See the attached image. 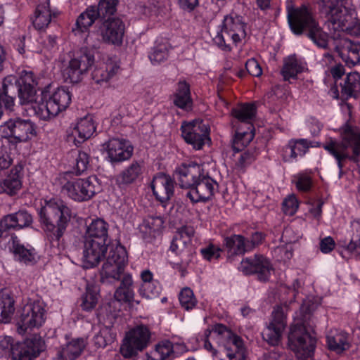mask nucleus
Listing matches in <instances>:
<instances>
[{
  "instance_id": "obj_40",
  "label": "nucleus",
  "mask_w": 360,
  "mask_h": 360,
  "mask_svg": "<svg viewBox=\"0 0 360 360\" xmlns=\"http://www.w3.org/2000/svg\"><path fill=\"white\" fill-rule=\"evenodd\" d=\"M13 295L6 290L0 291V322L8 323L15 311Z\"/></svg>"
},
{
  "instance_id": "obj_27",
  "label": "nucleus",
  "mask_w": 360,
  "mask_h": 360,
  "mask_svg": "<svg viewBox=\"0 0 360 360\" xmlns=\"http://www.w3.org/2000/svg\"><path fill=\"white\" fill-rule=\"evenodd\" d=\"M33 222L31 214L25 210L5 216L1 221L0 226L5 230L22 229L29 227Z\"/></svg>"
},
{
  "instance_id": "obj_47",
  "label": "nucleus",
  "mask_w": 360,
  "mask_h": 360,
  "mask_svg": "<svg viewBox=\"0 0 360 360\" xmlns=\"http://www.w3.org/2000/svg\"><path fill=\"white\" fill-rule=\"evenodd\" d=\"M98 17L95 11V6L88 7L85 11L82 13L77 19V30L83 32L91 27Z\"/></svg>"
},
{
  "instance_id": "obj_25",
  "label": "nucleus",
  "mask_w": 360,
  "mask_h": 360,
  "mask_svg": "<svg viewBox=\"0 0 360 360\" xmlns=\"http://www.w3.org/2000/svg\"><path fill=\"white\" fill-rule=\"evenodd\" d=\"M6 127L9 130V136L19 142L26 141L36 135L34 124L30 120H10L6 123Z\"/></svg>"
},
{
  "instance_id": "obj_1",
  "label": "nucleus",
  "mask_w": 360,
  "mask_h": 360,
  "mask_svg": "<svg viewBox=\"0 0 360 360\" xmlns=\"http://www.w3.org/2000/svg\"><path fill=\"white\" fill-rule=\"evenodd\" d=\"M288 21L290 30L297 35L306 33L318 47L327 49L328 35L320 27L311 11L303 5L297 8H288Z\"/></svg>"
},
{
  "instance_id": "obj_3",
  "label": "nucleus",
  "mask_w": 360,
  "mask_h": 360,
  "mask_svg": "<svg viewBox=\"0 0 360 360\" xmlns=\"http://www.w3.org/2000/svg\"><path fill=\"white\" fill-rule=\"evenodd\" d=\"M321 13L334 31L350 32L356 23V11L352 0H334L319 4Z\"/></svg>"
},
{
  "instance_id": "obj_58",
  "label": "nucleus",
  "mask_w": 360,
  "mask_h": 360,
  "mask_svg": "<svg viewBox=\"0 0 360 360\" xmlns=\"http://www.w3.org/2000/svg\"><path fill=\"white\" fill-rule=\"evenodd\" d=\"M15 345L12 338L6 336L1 338L0 340V354L1 356H12Z\"/></svg>"
},
{
  "instance_id": "obj_20",
  "label": "nucleus",
  "mask_w": 360,
  "mask_h": 360,
  "mask_svg": "<svg viewBox=\"0 0 360 360\" xmlns=\"http://www.w3.org/2000/svg\"><path fill=\"white\" fill-rule=\"evenodd\" d=\"M204 172L202 165L191 162L179 166L175 170V174L179 186L191 191Z\"/></svg>"
},
{
  "instance_id": "obj_42",
  "label": "nucleus",
  "mask_w": 360,
  "mask_h": 360,
  "mask_svg": "<svg viewBox=\"0 0 360 360\" xmlns=\"http://www.w3.org/2000/svg\"><path fill=\"white\" fill-rule=\"evenodd\" d=\"M341 86L342 96L348 98L356 96L360 91V75L357 72L348 74L343 83L340 84Z\"/></svg>"
},
{
  "instance_id": "obj_34",
  "label": "nucleus",
  "mask_w": 360,
  "mask_h": 360,
  "mask_svg": "<svg viewBox=\"0 0 360 360\" xmlns=\"http://www.w3.org/2000/svg\"><path fill=\"white\" fill-rule=\"evenodd\" d=\"M96 131L93 118L86 116L77 123L72 131V136L75 141L82 143L89 139Z\"/></svg>"
},
{
  "instance_id": "obj_39",
  "label": "nucleus",
  "mask_w": 360,
  "mask_h": 360,
  "mask_svg": "<svg viewBox=\"0 0 360 360\" xmlns=\"http://www.w3.org/2000/svg\"><path fill=\"white\" fill-rule=\"evenodd\" d=\"M146 356V360H172L174 356L173 344L167 340L160 341Z\"/></svg>"
},
{
  "instance_id": "obj_28",
  "label": "nucleus",
  "mask_w": 360,
  "mask_h": 360,
  "mask_svg": "<svg viewBox=\"0 0 360 360\" xmlns=\"http://www.w3.org/2000/svg\"><path fill=\"white\" fill-rule=\"evenodd\" d=\"M328 349L336 354H342L350 348L349 335L342 330H330L326 336Z\"/></svg>"
},
{
  "instance_id": "obj_2",
  "label": "nucleus",
  "mask_w": 360,
  "mask_h": 360,
  "mask_svg": "<svg viewBox=\"0 0 360 360\" xmlns=\"http://www.w3.org/2000/svg\"><path fill=\"white\" fill-rule=\"evenodd\" d=\"M341 136V141L331 139L324 143L323 146L336 160L340 170V176L342 174L345 160H349L353 162H359V157H360V129L347 124L342 128Z\"/></svg>"
},
{
  "instance_id": "obj_59",
  "label": "nucleus",
  "mask_w": 360,
  "mask_h": 360,
  "mask_svg": "<svg viewBox=\"0 0 360 360\" xmlns=\"http://www.w3.org/2000/svg\"><path fill=\"white\" fill-rule=\"evenodd\" d=\"M221 249L213 245H210L205 248H202L200 250V252L203 257L207 260H212L213 259H218L220 257Z\"/></svg>"
},
{
  "instance_id": "obj_26",
  "label": "nucleus",
  "mask_w": 360,
  "mask_h": 360,
  "mask_svg": "<svg viewBox=\"0 0 360 360\" xmlns=\"http://www.w3.org/2000/svg\"><path fill=\"white\" fill-rule=\"evenodd\" d=\"M349 240H340L339 244L342 248L341 255L342 257L349 256L360 257V220H354L351 224Z\"/></svg>"
},
{
  "instance_id": "obj_15",
  "label": "nucleus",
  "mask_w": 360,
  "mask_h": 360,
  "mask_svg": "<svg viewBox=\"0 0 360 360\" xmlns=\"http://www.w3.org/2000/svg\"><path fill=\"white\" fill-rule=\"evenodd\" d=\"M286 307L277 306L271 313V319L262 333L263 340L271 346H278L287 326Z\"/></svg>"
},
{
  "instance_id": "obj_43",
  "label": "nucleus",
  "mask_w": 360,
  "mask_h": 360,
  "mask_svg": "<svg viewBox=\"0 0 360 360\" xmlns=\"http://www.w3.org/2000/svg\"><path fill=\"white\" fill-rule=\"evenodd\" d=\"M304 67L302 63L295 56H290L284 60L281 75L284 80L295 79L297 75L303 71Z\"/></svg>"
},
{
  "instance_id": "obj_6",
  "label": "nucleus",
  "mask_w": 360,
  "mask_h": 360,
  "mask_svg": "<svg viewBox=\"0 0 360 360\" xmlns=\"http://www.w3.org/2000/svg\"><path fill=\"white\" fill-rule=\"evenodd\" d=\"M246 23L243 17L230 14L224 17L220 32L213 38L217 46L224 51H229L231 46H236L246 36Z\"/></svg>"
},
{
  "instance_id": "obj_10",
  "label": "nucleus",
  "mask_w": 360,
  "mask_h": 360,
  "mask_svg": "<svg viewBox=\"0 0 360 360\" xmlns=\"http://www.w3.org/2000/svg\"><path fill=\"white\" fill-rule=\"evenodd\" d=\"M151 333L148 326L139 325L129 330L120 347V354L127 359L136 356L149 345Z\"/></svg>"
},
{
  "instance_id": "obj_14",
  "label": "nucleus",
  "mask_w": 360,
  "mask_h": 360,
  "mask_svg": "<svg viewBox=\"0 0 360 360\" xmlns=\"http://www.w3.org/2000/svg\"><path fill=\"white\" fill-rule=\"evenodd\" d=\"M45 321V309L39 301L30 302L21 309L17 321L18 332L24 334L28 329L39 328Z\"/></svg>"
},
{
  "instance_id": "obj_29",
  "label": "nucleus",
  "mask_w": 360,
  "mask_h": 360,
  "mask_svg": "<svg viewBox=\"0 0 360 360\" xmlns=\"http://www.w3.org/2000/svg\"><path fill=\"white\" fill-rule=\"evenodd\" d=\"M21 166H15L11 170L10 174L0 182L1 192L10 196L15 195L22 188Z\"/></svg>"
},
{
  "instance_id": "obj_61",
  "label": "nucleus",
  "mask_w": 360,
  "mask_h": 360,
  "mask_svg": "<svg viewBox=\"0 0 360 360\" xmlns=\"http://www.w3.org/2000/svg\"><path fill=\"white\" fill-rule=\"evenodd\" d=\"M212 333H213L215 336H217L214 332H213V326L212 327V329H206L204 333V336L202 338V340L203 342V347L204 348L210 352L213 356H217V350L212 346V345L210 342V337L212 335ZM217 338V337H216Z\"/></svg>"
},
{
  "instance_id": "obj_30",
  "label": "nucleus",
  "mask_w": 360,
  "mask_h": 360,
  "mask_svg": "<svg viewBox=\"0 0 360 360\" xmlns=\"http://www.w3.org/2000/svg\"><path fill=\"white\" fill-rule=\"evenodd\" d=\"M143 172V165L138 161L132 162L115 177V183L120 188H124L134 183Z\"/></svg>"
},
{
  "instance_id": "obj_9",
  "label": "nucleus",
  "mask_w": 360,
  "mask_h": 360,
  "mask_svg": "<svg viewBox=\"0 0 360 360\" xmlns=\"http://www.w3.org/2000/svg\"><path fill=\"white\" fill-rule=\"evenodd\" d=\"M127 264V253L122 245L112 248L101 271V282L113 284L118 281L123 274Z\"/></svg>"
},
{
  "instance_id": "obj_18",
  "label": "nucleus",
  "mask_w": 360,
  "mask_h": 360,
  "mask_svg": "<svg viewBox=\"0 0 360 360\" xmlns=\"http://www.w3.org/2000/svg\"><path fill=\"white\" fill-rule=\"evenodd\" d=\"M218 186L217 182L204 172L186 195L193 202H205L212 198Z\"/></svg>"
},
{
  "instance_id": "obj_7",
  "label": "nucleus",
  "mask_w": 360,
  "mask_h": 360,
  "mask_svg": "<svg viewBox=\"0 0 360 360\" xmlns=\"http://www.w3.org/2000/svg\"><path fill=\"white\" fill-rule=\"evenodd\" d=\"M231 114L241 124L247 125L246 131H243L238 127L233 139V150L239 152L243 150L255 136L252 121L255 117L256 107L254 104L246 103L233 108Z\"/></svg>"
},
{
  "instance_id": "obj_51",
  "label": "nucleus",
  "mask_w": 360,
  "mask_h": 360,
  "mask_svg": "<svg viewBox=\"0 0 360 360\" xmlns=\"http://www.w3.org/2000/svg\"><path fill=\"white\" fill-rule=\"evenodd\" d=\"M98 299V295L96 289L88 286L85 294L81 298L80 306L84 311H91L96 307Z\"/></svg>"
},
{
  "instance_id": "obj_57",
  "label": "nucleus",
  "mask_w": 360,
  "mask_h": 360,
  "mask_svg": "<svg viewBox=\"0 0 360 360\" xmlns=\"http://www.w3.org/2000/svg\"><path fill=\"white\" fill-rule=\"evenodd\" d=\"M255 150L254 149H248L240 155L237 162V166L243 169L250 165L255 160Z\"/></svg>"
},
{
  "instance_id": "obj_19",
  "label": "nucleus",
  "mask_w": 360,
  "mask_h": 360,
  "mask_svg": "<svg viewBox=\"0 0 360 360\" xmlns=\"http://www.w3.org/2000/svg\"><path fill=\"white\" fill-rule=\"evenodd\" d=\"M238 269L245 274H257L261 281H268L273 270L270 262L266 257L257 255L252 258L243 259Z\"/></svg>"
},
{
  "instance_id": "obj_56",
  "label": "nucleus",
  "mask_w": 360,
  "mask_h": 360,
  "mask_svg": "<svg viewBox=\"0 0 360 360\" xmlns=\"http://www.w3.org/2000/svg\"><path fill=\"white\" fill-rule=\"evenodd\" d=\"M283 212L289 216L293 215L298 209V202L294 195H290L286 198L283 203Z\"/></svg>"
},
{
  "instance_id": "obj_21",
  "label": "nucleus",
  "mask_w": 360,
  "mask_h": 360,
  "mask_svg": "<svg viewBox=\"0 0 360 360\" xmlns=\"http://www.w3.org/2000/svg\"><path fill=\"white\" fill-rule=\"evenodd\" d=\"M108 158L110 162L118 163L129 160L133 155L134 148L129 141L112 139L105 143Z\"/></svg>"
},
{
  "instance_id": "obj_50",
  "label": "nucleus",
  "mask_w": 360,
  "mask_h": 360,
  "mask_svg": "<svg viewBox=\"0 0 360 360\" xmlns=\"http://www.w3.org/2000/svg\"><path fill=\"white\" fill-rule=\"evenodd\" d=\"M169 56V46L167 44L160 43L155 45L150 52L148 58L153 65L160 64L165 61Z\"/></svg>"
},
{
  "instance_id": "obj_37",
  "label": "nucleus",
  "mask_w": 360,
  "mask_h": 360,
  "mask_svg": "<svg viewBox=\"0 0 360 360\" xmlns=\"http://www.w3.org/2000/svg\"><path fill=\"white\" fill-rule=\"evenodd\" d=\"M120 284L116 289L114 297L119 302H131L134 297V285L131 276L129 274L121 275Z\"/></svg>"
},
{
  "instance_id": "obj_8",
  "label": "nucleus",
  "mask_w": 360,
  "mask_h": 360,
  "mask_svg": "<svg viewBox=\"0 0 360 360\" xmlns=\"http://www.w3.org/2000/svg\"><path fill=\"white\" fill-rule=\"evenodd\" d=\"M316 340L307 331L304 323L291 326L288 334V346L298 356L299 360H312Z\"/></svg>"
},
{
  "instance_id": "obj_54",
  "label": "nucleus",
  "mask_w": 360,
  "mask_h": 360,
  "mask_svg": "<svg viewBox=\"0 0 360 360\" xmlns=\"http://www.w3.org/2000/svg\"><path fill=\"white\" fill-rule=\"evenodd\" d=\"M179 299L181 307L186 310L192 309L197 304L193 292L189 288H185L181 291Z\"/></svg>"
},
{
  "instance_id": "obj_33",
  "label": "nucleus",
  "mask_w": 360,
  "mask_h": 360,
  "mask_svg": "<svg viewBox=\"0 0 360 360\" xmlns=\"http://www.w3.org/2000/svg\"><path fill=\"white\" fill-rule=\"evenodd\" d=\"M86 346L83 338L72 339L60 346L58 357L62 360H75L79 357Z\"/></svg>"
},
{
  "instance_id": "obj_24",
  "label": "nucleus",
  "mask_w": 360,
  "mask_h": 360,
  "mask_svg": "<svg viewBox=\"0 0 360 360\" xmlns=\"http://www.w3.org/2000/svg\"><path fill=\"white\" fill-rule=\"evenodd\" d=\"M124 25L117 18H108L103 22L101 32L103 41L111 44H120L124 35Z\"/></svg>"
},
{
  "instance_id": "obj_63",
  "label": "nucleus",
  "mask_w": 360,
  "mask_h": 360,
  "mask_svg": "<svg viewBox=\"0 0 360 360\" xmlns=\"http://www.w3.org/2000/svg\"><path fill=\"white\" fill-rule=\"evenodd\" d=\"M296 186L298 190L302 191H308L311 186V179L310 176L304 174H300L297 176Z\"/></svg>"
},
{
  "instance_id": "obj_49",
  "label": "nucleus",
  "mask_w": 360,
  "mask_h": 360,
  "mask_svg": "<svg viewBox=\"0 0 360 360\" xmlns=\"http://www.w3.org/2000/svg\"><path fill=\"white\" fill-rule=\"evenodd\" d=\"M118 1L119 0H100L98 6H95V11L98 18H110L117 10Z\"/></svg>"
},
{
  "instance_id": "obj_60",
  "label": "nucleus",
  "mask_w": 360,
  "mask_h": 360,
  "mask_svg": "<svg viewBox=\"0 0 360 360\" xmlns=\"http://www.w3.org/2000/svg\"><path fill=\"white\" fill-rule=\"evenodd\" d=\"M246 72L253 77H259L262 74V70L255 58H250L245 63Z\"/></svg>"
},
{
  "instance_id": "obj_17",
  "label": "nucleus",
  "mask_w": 360,
  "mask_h": 360,
  "mask_svg": "<svg viewBox=\"0 0 360 360\" xmlns=\"http://www.w3.org/2000/svg\"><path fill=\"white\" fill-rule=\"evenodd\" d=\"M41 224H51L58 225L60 221H65L66 229L71 219L70 208L62 200L48 202L42 207L39 212Z\"/></svg>"
},
{
  "instance_id": "obj_22",
  "label": "nucleus",
  "mask_w": 360,
  "mask_h": 360,
  "mask_svg": "<svg viewBox=\"0 0 360 360\" xmlns=\"http://www.w3.org/2000/svg\"><path fill=\"white\" fill-rule=\"evenodd\" d=\"M151 188L156 199L161 203H165L174 195V181L170 176L160 172L153 177Z\"/></svg>"
},
{
  "instance_id": "obj_36",
  "label": "nucleus",
  "mask_w": 360,
  "mask_h": 360,
  "mask_svg": "<svg viewBox=\"0 0 360 360\" xmlns=\"http://www.w3.org/2000/svg\"><path fill=\"white\" fill-rule=\"evenodd\" d=\"M224 242L229 258L233 255H243L250 250L249 240L242 235L233 234L227 236L224 238Z\"/></svg>"
},
{
  "instance_id": "obj_11",
  "label": "nucleus",
  "mask_w": 360,
  "mask_h": 360,
  "mask_svg": "<svg viewBox=\"0 0 360 360\" xmlns=\"http://www.w3.org/2000/svg\"><path fill=\"white\" fill-rule=\"evenodd\" d=\"M94 63V51L86 46L82 47L63 70L65 81L70 83L80 82Z\"/></svg>"
},
{
  "instance_id": "obj_55",
  "label": "nucleus",
  "mask_w": 360,
  "mask_h": 360,
  "mask_svg": "<svg viewBox=\"0 0 360 360\" xmlns=\"http://www.w3.org/2000/svg\"><path fill=\"white\" fill-rule=\"evenodd\" d=\"M89 164V155L83 151H79L76 158L75 173L80 175L85 172Z\"/></svg>"
},
{
  "instance_id": "obj_52",
  "label": "nucleus",
  "mask_w": 360,
  "mask_h": 360,
  "mask_svg": "<svg viewBox=\"0 0 360 360\" xmlns=\"http://www.w3.org/2000/svg\"><path fill=\"white\" fill-rule=\"evenodd\" d=\"M34 351L25 343L15 345L12 353V360H32Z\"/></svg>"
},
{
  "instance_id": "obj_23",
  "label": "nucleus",
  "mask_w": 360,
  "mask_h": 360,
  "mask_svg": "<svg viewBox=\"0 0 360 360\" xmlns=\"http://www.w3.org/2000/svg\"><path fill=\"white\" fill-rule=\"evenodd\" d=\"M107 251V244L96 242L93 239H85L83 250V266L92 268L98 264Z\"/></svg>"
},
{
  "instance_id": "obj_38",
  "label": "nucleus",
  "mask_w": 360,
  "mask_h": 360,
  "mask_svg": "<svg viewBox=\"0 0 360 360\" xmlns=\"http://www.w3.org/2000/svg\"><path fill=\"white\" fill-rule=\"evenodd\" d=\"M174 104L179 108L188 110L193 105L190 85L184 80L179 81L174 94Z\"/></svg>"
},
{
  "instance_id": "obj_64",
  "label": "nucleus",
  "mask_w": 360,
  "mask_h": 360,
  "mask_svg": "<svg viewBox=\"0 0 360 360\" xmlns=\"http://www.w3.org/2000/svg\"><path fill=\"white\" fill-rule=\"evenodd\" d=\"M335 248V241L333 238L328 236L321 240L320 249L323 253H328Z\"/></svg>"
},
{
  "instance_id": "obj_16",
  "label": "nucleus",
  "mask_w": 360,
  "mask_h": 360,
  "mask_svg": "<svg viewBox=\"0 0 360 360\" xmlns=\"http://www.w3.org/2000/svg\"><path fill=\"white\" fill-rule=\"evenodd\" d=\"M182 137L194 149L200 150L206 141H210L209 128L202 120L184 122L181 127Z\"/></svg>"
},
{
  "instance_id": "obj_32",
  "label": "nucleus",
  "mask_w": 360,
  "mask_h": 360,
  "mask_svg": "<svg viewBox=\"0 0 360 360\" xmlns=\"http://www.w3.org/2000/svg\"><path fill=\"white\" fill-rule=\"evenodd\" d=\"M310 147V142L307 139H291L283 148L282 156L284 161H290L298 156H303Z\"/></svg>"
},
{
  "instance_id": "obj_13",
  "label": "nucleus",
  "mask_w": 360,
  "mask_h": 360,
  "mask_svg": "<svg viewBox=\"0 0 360 360\" xmlns=\"http://www.w3.org/2000/svg\"><path fill=\"white\" fill-rule=\"evenodd\" d=\"M194 229L191 226H183L174 236L169 250L181 257V265H188L191 262L195 251L191 245L194 235Z\"/></svg>"
},
{
  "instance_id": "obj_53",
  "label": "nucleus",
  "mask_w": 360,
  "mask_h": 360,
  "mask_svg": "<svg viewBox=\"0 0 360 360\" xmlns=\"http://www.w3.org/2000/svg\"><path fill=\"white\" fill-rule=\"evenodd\" d=\"M160 292L161 287L156 280L146 284H141L139 289L140 294L148 299L158 297Z\"/></svg>"
},
{
  "instance_id": "obj_45",
  "label": "nucleus",
  "mask_w": 360,
  "mask_h": 360,
  "mask_svg": "<svg viewBox=\"0 0 360 360\" xmlns=\"http://www.w3.org/2000/svg\"><path fill=\"white\" fill-rule=\"evenodd\" d=\"M340 56L349 66L360 64V44L349 42L341 51Z\"/></svg>"
},
{
  "instance_id": "obj_31",
  "label": "nucleus",
  "mask_w": 360,
  "mask_h": 360,
  "mask_svg": "<svg viewBox=\"0 0 360 360\" xmlns=\"http://www.w3.org/2000/svg\"><path fill=\"white\" fill-rule=\"evenodd\" d=\"M120 66L112 60L101 63L92 72V79L98 84L107 83L118 72Z\"/></svg>"
},
{
  "instance_id": "obj_35",
  "label": "nucleus",
  "mask_w": 360,
  "mask_h": 360,
  "mask_svg": "<svg viewBox=\"0 0 360 360\" xmlns=\"http://www.w3.org/2000/svg\"><path fill=\"white\" fill-rule=\"evenodd\" d=\"M108 224L101 219L93 220L91 224L87 226L85 233V239H93L96 242L107 244L108 238Z\"/></svg>"
},
{
  "instance_id": "obj_12",
  "label": "nucleus",
  "mask_w": 360,
  "mask_h": 360,
  "mask_svg": "<svg viewBox=\"0 0 360 360\" xmlns=\"http://www.w3.org/2000/svg\"><path fill=\"white\" fill-rule=\"evenodd\" d=\"M213 332L217 335L223 352L229 360H245V349L242 339L221 323L213 326Z\"/></svg>"
},
{
  "instance_id": "obj_4",
  "label": "nucleus",
  "mask_w": 360,
  "mask_h": 360,
  "mask_svg": "<svg viewBox=\"0 0 360 360\" xmlns=\"http://www.w3.org/2000/svg\"><path fill=\"white\" fill-rule=\"evenodd\" d=\"M70 102V92L61 87L58 88L51 95L48 92L42 91L39 100L34 97L30 103L32 105L34 115L41 120H49L65 110Z\"/></svg>"
},
{
  "instance_id": "obj_5",
  "label": "nucleus",
  "mask_w": 360,
  "mask_h": 360,
  "mask_svg": "<svg viewBox=\"0 0 360 360\" xmlns=\"http://www.w3.org/2000/svg\"><path fill=\"white\" fill-rule=\"evenodd\" d=\"M71 172L60 174L59 181L62 192L77 202L87 201L101 191V186L96 176H90L86 179L68 180Z\"/></svg>"
},
{
  "instance_id": "obj_44",
  "label": "nucleus",
  "mask_w": 360,
  "mask_h": 360,
  "mask_svg": "<svg viewBox=\"0 0 360 360\" xmlns=\"http://www.w3.org/2000/svg\"><path fill=\"white\" fill-rule=\"evenodd\" d=\"M51 15L48 4H39L36 8L34 17L32 18V24L37 30L46 28L51 22Z\"/></svg>"
},
{
  "instance_id": "obj_41",
  "label": "nucleus",
  "mask_w": 360,
  "mask_h": 360,
  "mask_svg": "<svg viewBox=\"0 0 360 360\" xmlns=\"http://www.w3.org/2000/svg\"><path fill=\"white\" fill-rule=\"evenodd\" d=\"M65 224V222L63 221V220L60 221V224L58 225L51 224L50 222L41 224L46 238L53 247H59L60 239L66 231Z\"/></svg>"
},
{
  "instance_id": "obj_48",
  "label": "nucleus",
  "mask_w": 360,
  "mask_h": 360,
  "mask_svg": "<svg viewBox=\"0 0 360 360\" xmlns=\"http://www.w3.org/2000/svg\"><path fill=\"white\" fill-rule=\"evenodd\" d=\"M164 220L160 216H148L140 226L141 232L146 235H153L161 230Z\"/></svg>"
},
{
  "instance_id": "obj_62",
  "label": "nucleus",
  "mask_w": 360,
  "mask_h": 360,
  "mask_svg": "<svg viewBox=\"0 0 360 360\" xmlns=\"http://www.w3.org/2000/svg\"><path fill=\"white\" fill-rule=\"evenodd\" d=\"M258 360H288L285 352L280 350H272L264 353Z\"/></svg>"
},
{
  "instance_id": "obj_46",
  "label": "nucleus",
  "mask_w": 360,
  "mask_h": 360,
  "mask_svg": "<svg viewBox=\"0 0 360 360\" xmlns=\"http://www.w3.org/2000/svg\"><path fill=\"white\" fill-rule=\"evenodd\" d=\"M13 254L18 259L25 264L33 262L35 259L34 249H27L19 243L18 238H12V247Z\"/></svg>"
}]
</instances>
